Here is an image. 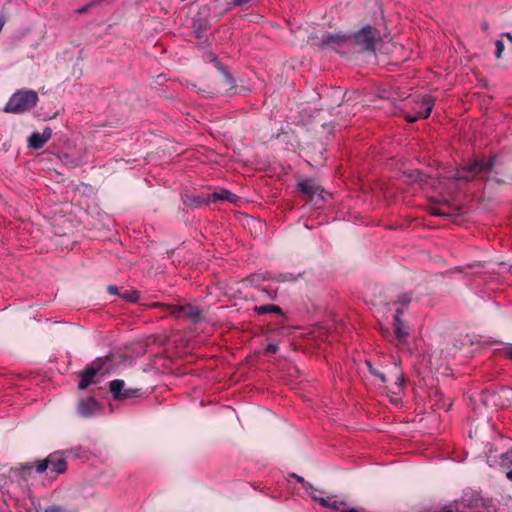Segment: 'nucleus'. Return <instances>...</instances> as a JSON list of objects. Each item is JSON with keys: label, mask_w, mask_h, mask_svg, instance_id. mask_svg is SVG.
Returning <instances> with one entry per match:
<instances>
[{"label": "nucleus", "mask_w": 512, "mask_h": 512, "mask_svg": "<svg viewBox=\"0 0 512 512\" xmlns=\"http://www.w3.org/2000/svg\"><path fill=\"white\" fill-rule=\"evenodd\" d=\"M381 43L380 31L371 25H365L357 32L350 34L351 50L375 52L376 46Z\"/></svg>", "instance_id": "nucleus-1"}, {"label": "nucleus", "mask_w": 512, "mask_h": 512, "mask_svg": "<svg viewBox=\"0 0 512 512\" xmlns=\"http://www.w3.org/2000/svg\"><path fill=\"white\" fill-rule=\"evenodd\" d=\"M38 101V94L34 90H18L11 95L3 111L10 114H24L32 110Z\"/></svg>", "instance_id": "nucleus-2"}, {"label": "nucleus", "mask_w": 512, "mask_h": 512, "mask_svg": "<svg viewBox=\"0 0 512 512\" xmlns=\"http://www.w3.org/2000/svg\"><path fill=\"white\" fill-rule=\"evenodd\" d=\"M464 507L474 512H496L497 504L493 498L484 497L480 491L466 489L461 497Z\"/></svg>", "instance_id": "nucleus-3"}, {"label": "nucleus", "mask_w": 512, "mask_h": 512, "mask_svg": "<svg viewBox=\"0 0 512 512\" xmlns=\"http://www.w3.org/2000/svg\"><path fill=\"white\" fill-rule=\"evenodd\" d=\"M317 45L321 49L330 48L339 53H347L351 51L350 46V34H342V33H325L319 39Z\"/></svg>", "instance_id": "nucleus-4"}, {"label": "nucleus", "mask_w": 512, "mask_h": 512, "mask_svg": "<svg viewBox=\"0 0 512 512\" xmlns=\"http://www.w3.org/2000/svg\"><path fill=\"white\" fill-rule=\"evenodd\" d=\"M110 361L109 357L97 358L91 364L85 367L80 373V381L78 389L85 390L88 386L96 381L94 378L103 371L104 366Z\"/></svg>", "instance_id": "nucleus-5"}, {"label": "nucleus", "mask_w": 512, "mask_h": 512, "mask_svg": "<svg viewBox=\"0 0 512 512\" xmlns=\"http://www.w3.org/2000/svg\"><path fill=\"white\" fill-rule=\"evenodd\" d=\"M167 313L177 319H186L192 323H197L202 317V310L192 304L168 305Z\"/></svg>", "instance_id": "nucleus-6"}, {"label": "nucleus", "mask_w": 512, "mask_h": 512, "mask_svg": "<svg viewBox=\"0 0 512 512\" xmlns=\"http://www.w3.org/2000/svg\"><path fill=\"white\" fill-rule=\"evenodd\" d=\"M433 107H434V98L429 94H425L418 100H414V105L412 107L414 114L406 115L405 119L408 122L412 123L419 119L428 118L432 112Z\"/></svg>", "instance_id": "nucleus-7"}, {"label": "nucleus", "mask_w": 512, "mask_h": 512, "mask_svg": "<svg viewBox=\"0 0 512 512\" xmlns=\"http://www.w3.org/2000/svg\"><path fill=\"white\" fill-rule=\"evenodd\" d=\"M125 382L121 379H114L109 383L110 392L115 400H126L128 398L141 397V389H125Z\"/></svg>", "instance_id": "nucleus-8"}, {"label": "nucleus", "mask_w": 512, "mask_h": 512, "mask_svg": "<svg viewBox=\"0 0 512 512\" xmlns=\"http://www.w3.org/2000/svg\"><path fill=\"white\" fill-rule=\"evenodd\" d=\"M311 498L318 502L322 507L328 508L334 511L338 512H363L362 510H358L356 508H349L348 504L344 500H337L335 497H320V496H314L313 493H311Z\"/></svg>", "instance_id": "nucleus-9"}, {"label": "nucleus", "mask_w": 512, "mask_h": 512, "mask_svg": "<svg viewBox=\"0 0 512 512\" xmlns=\"http://www.w3.org/2000/svg\"><path fill=\"white\" fill-rule=\"evenodd\" d=\"M311 498L318 502L322 507L328 508L334 511L338 512H363L362 510H358L356 508H349L348 504L344 500H337L335 497H320V496H314L313 493H311Z\"/></svg>", "instance_id": "nucleus-10"}, {"label": "nucleus", "mask_w": 512, "mask_h": 512, "mask_svg": "<svg viewBox=\"0 0 512 512\" xmlns=\"http://www.w3.org/2000/svg\"><path fill=\"white\" fill-rule=\"evenodd\" d=\"M484 165L485 163L482 160H474L461 169H458L454 177L457 180L470 181L483 171Z\"/></svg>", "instance_id": "nucleus-11"}, {"label": "nucleus", "mask_w": 512, "mask_h": 512, "mask_svg": "<svg viewBox=\"0 0 512 512\" xmlns=\"http://www.w3.org/2000/svg\"><path fill=\"white\" fill-rule=\"evenodd\" d=\"M101 408V404L92 396L83 398L77 403V412L81 417L88 418L95 415Z\"/></svg>", "instance_id": "nucleus-12"}, {"label": "nucleus", "mask_w": 512, "mask_h": 512, "mask_svg": "<svg viewBox=\"0 0 512 512\" xmlns=\"http://www.w3.org/2000/svg\"><path fill=\"white\" fill-rule=\"evenodd\" d=\"M208 15L209 9L207 7H204L193 19L192 28L197 38H202L203 33L210 27Z\"/></svg>", "instance_id": "nucleus-13"}, {"label": "nucleus", "mask_w": 512, "mask_h": 512, "mask_svg": "<svg viewBox=\"0 0 512 512\" xmlns=\"http://www.w3.org/2000/svg\"><path fill=\"white\" fill-rule=\"evenodd\" d=\"M403 313L402 308H397L393 316V329L394 336L400 343H406L407 337L409 336L408 327L401 320L400 316Z\"/></svg>", "instance_id": "nucleus-14"}, {"label": "nucleus", "mask_w": 512, "mask_h": 512, "mask_svg": "<svg viewBox=\"0 0 512 512\" xmlns=\"http://www.w3.org/2000/svg\"><path fill=\"white\" fill-rule=\"evenodd\" d=\"M49 470L56 475L63 474L67 470V462L61 452H54L47 456Z\"/></svg>", "instance_id": "nucleus-15"}, {"label": "nucleus", "mask_w": 512, "mask_h": 512, "mask_svg": "<svg viewBox=\"0 0 512 512\" xmlns=\"http://www.w3.org/2000/svg\"><path fill=\"white\" fill-rule=\"evenodd\" d=\"M297 190L312 199L315 195H320L323 189L313 179H303L297 183Z\"/></svg>", "instance_id": "nucleus-16"}, {"label": "nucleus", "mask_w": 512, "mask_h": 512, "mask_svg": "<svg viewBox=\"0 0 512 512\" xmlns=\"http://www.w3.org/2000/svg\"><path fill=\"white\" fill-rule=\"evenodd\" d=\"M52 137V129L46 127L42 133L34 132L28 138V145L33 149H41Z\"/></svg>", "instance_id": "nucleus-17"}, {"label": "nucleus", "mask_w": 512, "mask_h": 512, "mask_svg": "<svg viewBox=\"0 0 512 512\" xmlns=\"http://www.w3.org/2000/svg\"><path fill=\"white\" fill-rule=\"evenodd\" d=\"M239 197L232 193L230 190L221 189L218 192H214L210 195V202L227 201L229 203L237 202Z\"/></svg>", "instance_id": "nucleus-18"}, {"label": "nucleus", "mask_w": 512, "mask_h": 512, "mask_svg": "<svg viewBox=\"0 0 512 512\" xmlns=\"http://www.w3.org/2000/svg\"><path fill=\"white\" fill-rule=\"evenodd\" d=\"M182 201L185 206L189 208H198L202 206L203 204L208 205L209 201H205L202 196L199 195H192V194H185L182 196Z\"/></svg>", "instance_id": "nucleus-19"}, {"label": "nucleus", "mask_w": 512, "mask_h": 512, "mask_svg": "<svg viewBox=\"0 0 512 512\" xmlns=\"http://www.w3.org/2000/svg\"><path fill=\"white\" fill-rule=\"evenodd\" d=\"M500 466L506 469V478L512 481V447L500 456Z\"/></svg>", "instance_id": "nucleus-20"}, {"label": "nucleus", "mask_w": 512, "mask_h": 512, "mask_svg": "<svg viewBox=\"0 0 512 512\" xmlns=\"http://www.w3.org/2000/svg\"><path fill=\"white\" fill-rule=\"evenodd\" d=\"M253 311L258 315H264L267 313H274L278 315H283V311L280 306L274 304H266L261 306H255Z\"/></svg>", "instance_id": "nucleus-21"}, {"label": "nucleus", "mask_w": 512, "mask_h": 512, "mask_svg": "<svg viewBox=\"0 0 512 512\" xmlns=\"http://www.w3.org/2000/svg\"><path fill=\"white\" fill-rule=\"evenodd\" d=\"M119 296L130 303H136L139 300V293L136 290H125Z\"/></svg>", "instance_id": "nucleus-22"}, {"label": "nucleus", "mask_w": 512, "mask_h": 512, "mask_svg": "<svg viewBox=\"0 0 512 512\" xmlns=\"http://www.w3.org/2000/svg\"><path fill=\"white\" fill-rule=\"evenodd\" d=\"M404 383H405L404 376L402 374L396 375V380L394 382L393 387L390 388V391L393 394H396V395L399 394L403 390Z\"/></svg>", "instance_id": "nucleus-23"}, {"label": "nucleus", "mask_w": 512, "mask_h": 512, "mask_svg": "<svg viewBox=\"0 0 512 512\" xmlns=\"http://www.w3.org/2000/svg\"><path fill=\"white\" fill-rule=\"evenodd\" d=\"M412 300V295L411 293H404V294H401L399 297H398V300L395 302V304H399L403 310H404V307L408 306L410 304Z\"/></svg>", "instance_id": "nucleus-24"}, {"label": "nucleus", "mask_w": 512, "mask_h": 512, "mask_svg": "<svg viewBox=\"0 0 512 512\" xmlns=\"http://www.w3.org/2000/svg\"><path fill=\"white\" fill-rule=\"evenodd\" d=\"M35 468H36V471L38 473H43L46 470H48V468H49V461H47V457L45 459H43V460L37 461Z\"/></svg>", "instance_id": "nucleus-25"}, {"label": "nucleus", "mask_w": 512, "mask_h": 512, "mask_svg": "<svg viewBox=\"0 0 512 512\" xmlns=\"http://www.w3.org/2000/svg\"><path fill=\"white\" fill-rule=\"evenodd\" d=\"M495 48H496V50H495V57H496L497 59H500V58H501V56H502V52H503V50H504V43H503V41H502V40H500V39H499V40H497V41L495 42Z\"/></svg>", "instance_id": "nucleus-26"}, {"label": "nucleus", "mask_w": 512, "mask_h": 512, "mask_svg": "<svg viewBox=\"0 0 512 512\" xmlns=\"http://www.w3.org/2000/svg\"><path fill=\"white\" fill-rule=\"evenodd\" d=\"M253 0H232L230 8L232 7H247Z\"/></svg>", "instance_id": "nucleus-27"}, {"label": "nucleus", "mask_w": 512, "mask_h": 512, "mask_svg": "<svg viewBox=\"0 0 512 512\" xmlns=\"http://www.w3.org/2000/svg\"><path fill=\"white\" fill-rule=\"evenodd\" d=\"M428 212H429L431 215H434V216H439V217H447V216H448V214H446V213L442 212V211L440 210V208H439V207H437V206H431V207H429V208H428Z\"/></svg>", "instance_id": "nucleus-28"}, {"label": "nucleus", "mask_w": 512, "mask_h": 512, "mask_svg": "<svg viewBox=\"0 0 512 512\" xmlns=\"http://www.w3.org/2000/svg\"><path fill=\"white\" fill-rule=\"evenodd\" d=\"M369 371L373 375H375L377 378H379L382 383H386L387 382L388 379H387L386 375L381 373V372H379V371H377L376 369H374L370 364H369Z\"/></svg>", "instance_id": "nucleus-29"}, {"label": "nucleus", "mask_w": 512, "mask_h": 512, "mask_svg": "<svg viewBox=\"0 0 512 512\" xmlns=\"http://www.w3.org/2000/svg\"><path fill=\"white\" fill-rule=\"evenodd\" d=\"M292 477L295 478L297 480V482H299L300 484H302V487L308 491V487L309 488H312V485L308 482L305 481V479L299 475H296V474H292Z\"/></svg>", "instance_id": "nucleus-30"}, {"label": "nucleus", "mask_w": 512, "mask_h": 512, "mask_svg": "<svg viewBox=\"0 0 512 512\" xmlns=\"http://www.w3.org/2000/svg\"><path fill=\"white\" fill-rule=\"evenodd\" d=\"M278 351V344L277 343H269L265 348V353L267 354H274Z\"/></svg>", "instance_id": "nucleus-31"}, {"label": "nucleus", "mask_w": 512, "mask_h": 512, "mask_svg": "<svg viewBox=\"0 0 512 512\" xmlns=\"http://www.w3.org/2000/svg\"><path fill=\"white\" fill-rule=\"evenodd\" d=\"M94 5H95V2H93V1L89 2V3L85 4L84 6L80 7L79 9H77V13L84 14V13L88 12L89 9L91 7H93Z\"/></svg>", "instance_id": "nucleus-32"}, {"label": "nucleus", "mask_w": 512, "mask_h": 512, "mask_svg": "<svg viewBox=\"0 0 512 512\" xmlns=\"http://www.w3.org/2000/svg\"><path fill=\"white\" fill-rule=\"evenodd\" d=\"M44 512H65V510L59 505H51L45 508Z\"/></svg>", "instance_id": "nucleus-33"}, {"label": "nucleus", "mask_w": 512, "mask_h": 512, "mask_svg": "<svg viewBox=\"0 0 512 512\" xmlns=\"http://www.w3.org/2000/svg\"><path fill=\"white\" fill-rule=\"evenodd\" d=\"M107 291H108L110 294H112V295H119V294H120L118 287H117V286H115V285H109V286L107 287Z\"/></svg>", "instance_id": "nucleus-34"}, {"label": "nucleus", "mask_w": 512, "mask_h": 512, "mask_svg": "<svg viewBox=\"0 0 512 512\" xmlns=\"http://www.w3.org/2000/svg\"><path fill=\"white\" fill-rule=\"evenodd\" d=\"M434 512H454L452 505H445Z\"/></svg>", "instance_id": "nucleus-35"}, {"label": "nucleus", "mask_w": 512, "mask_h": 512, "mask_svg": "<svg viewBox=\"0 0 512 512\" xmlns=\"http://www.w3.org/2000/svg\"><path fill=\"white\" fill-rule=\"evenodd\" d=\"M504 355L506 358L512 360V344L506 347V349L504 350Z\"/></svg>", "instance_id": "nucleus-36"}, {"label": "nucleus", "mask_w": 512, "mask_h": 512, "mask_svg": "<svg viewBox=\"0 0 512 512\" xmlns=\"http://www.w3.org/2000/svg\"><path fill=\"white\" fill-rule=\"evenodd\" d=\"M278 281H282V282H285V281H293L295 280V278L292 276V275H289V276H286V275H280L279 278L277 279Z\"/></svg>", "instance_id": "nucleus-37"}, {"label": "nucleus", "mask_w": 512, "mask_h": 512, "mask_svg": "<svg viewBox=\"0 0 512 512\" xmlns=\"http://www.w3.org/2000/svg\"><path fill=\"white\" fill-rule=\"evenodd\" d=\"M416 174V178H415V181H418V182H424L425 181V175L419 171H416L415 172Z\"/></svg>", "instance_id": "nucleus-38"}, {"label": "nucleus", "mask_w": 512, "mask_h": 512, "mask_svg": "<svg viewBox=\"0 0 512 512\" xmlns=\"http://www.w3.org/2000/svg\"><path fill=\"white\" fill-rule=\"evenodd\" d=\"M502 37H505L510 43H512V34L509 32L503 33L501 35Z\"/></svg>", "instance_id": "nucleus-39"}, {"label": "nucleus", "mask_w": 512, "mask_h": 512, "mask_svg": "<svg viewBox=\"0 0 512 512\" xmlns=\"http://www.w3.org/2000/svg\"><path fill=\"white\" fill-rule=\"evenodd\" d=\"M263 292H265L270 298L275 299L276 298V292L271 293L267 289H263Z\"/></svg>", "instance_id": "nucleus-40"}, {"label": "nucleus", "mask_w": 512, "mask_h": 512, "mask_svg": "<svg viewBox=\"0 0 512 512\" xmlns=\"http://www.w3.org/2000/svg\"><path fill=\"white\" fill-rule=\"evenodd\" d=\"M488 28H489V24H488V22H487V21H483V22L481 23V29H482V30H484V31H487V30H488Z\"/></svg>", "instance_id": "nucleus-41"}, {"label": "nucleus", "mask_w": 512, "mask_h": 512, "mask_svg": "<svg viewBox=\"0 0 512 512\" xmlns=\"http://www.w3.org/2000/svg\"><path fill=\"white\" fill-rule=\"evenodd\" d=\"M307 492L309 493V495H310V496H311V493H313V494H314V496H318V495H317V492H318V491H317V489H315L313 486H312V488H309V487H308V491H307Z\"/></svg>", "instance_id": "nucleus-42"}, {"label": "nucleus", "mask_w": 512, "mask_h": 512, "mask_svg": "<svg viewBox=\"0 0 512 512\" xmlns=\"http://www.w3.org/2000/svg\"><path fill=\"white\" fill-rule=\"evenodd\" d=\"M209 56L211 57V61L218 63L217 57L214 54L210 53Z\"/></svg>", "instance_id": "nucleus-43"}]
</instances>
